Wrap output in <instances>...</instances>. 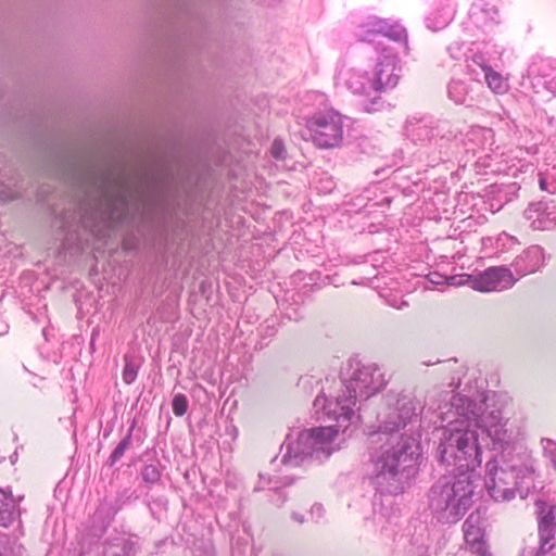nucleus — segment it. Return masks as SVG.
Returning a JSON list of instances; mask_svg holds the SVG:
<instances>
[{"label":"nucleus","mask_w":556,"mask_h":556,"mask_svg":"<svg viewBox=\"0 0 556 556\" xmlns=\"http://www.w3.org/2000/svg\"><path fill=\"white\" fill-rule=\"evenodd\" d=\"M78 189L77 212L62 217L65 232L63 248H83L88 238L78 232L81 227L89 235L102 238L122 222L129 204L139 207L161 203L170 188V176L163 169L130 174L123 168L88 162L73 173Z\"/></svg>","instance_id":"obj_1"},{"label":"nucleus","mask_w":556,"mask_h":556,"mask_svg":"<svg viewBox=\"0 0 556 556\" xmlns=\"http://www.w3.org/2000/svg\"><path fill=\"white\" fill-rule=\"evenodd\" d=\"M494 396V392L484 391L472 395L455 393L448 403L439 406L441 419L447 422L437 450L441 464L472 475L482 463L477 429L485 433L493 451L504 454L514 447L516 437L508 428V419L501 410L490 409Z\"/></svg>","instance_id":"obj_2"},{"label":"nucleus","mask_w":556,"mask_h":556,"mask_svg":"<svg viewBox=\"0 0 556 556\" xmlns=\"http://www.w3.org/2000/svg\"><path fill=\"white\" fill-rule=\"evenodd\" d=\"M371 482L380 493L399 494L404 483L417 471V455L408 438H402L396 444L384 447L378 455L371 456Z\"/></svg>","instance_id":"obj_3"},{"label":"nucleus","mask_w":556,"mask_h":556,"mask_svg":"<svg viewBox=\"0 0 556 556\" xmlns=\"http://www.w3.org/2000/svg\"><path fill=\"white\" fill-rule=\"evenodd\" d=\"M473 493L471 473L445 475L430 488L428 508L439 522L456 523L472 505Z\"/></svg>","instance_id":"obj_4"},{"label":"nucleus","mask_w":556,"mask_h":556,"mask_svg":"<svg viewBox=\"0 0 556 556\" xmlns=\"http://www.w3.org/2000/svg\"><path fill=\"white\" fill-rule=\"evenodd\" d=\"M533 459L526 453L505 460L503 467H497L495 458L486 463L485 489L496 502L510 501L518 492L525 497L533 482Z\"/></svg>","instance_id":"obj_5"},{"label":"nucleus","mask_w":556,"mask_h":556,"mask_svg":"<svg viewBox=\"0 0 556 556\" xmlns=\"http://www.w3.org/2000/svg\"><path fill=\"white\" fill-rule=\"evenodd\" d=\"M343 391L354 400H367L380 392L387 384L380 368L374 363L350 358L341 370Z\"/></svg>","instance_id":"obj_6"},{"label":"nucleus","mask_w":556,"mask_h":556,"mask_svg":"<svg viewBox=\"0 0 556 556\" xmlns=\"http://www.w3.org/2000/svg\"><path fill=\"white\" fill-rule=\"evenodd\" d=\"M315 419L338 427L344 431L358 420L356 414V401L354 395L350 396L342 390V393L329 397L323 387L319 394L315 397Z\"/></svg>","instance_id":"obj_7"},{"label":"nucleus","mask_w":556,"mask_h":556,"mask_svg":"<svg viewBox=\"0 0 556 556\" xmlns=\"http://www.w3.org/2000/svg\"><path fill=\"white\" fill-rule=\"evenodd\" d=\"M325 93L315 92V147L334 149L341 146L344 132V116L327 105Z\"/></svg>","instance_id":"obj_8"},{"label":"nucleus","mask_w":556,"mask_h":556,"mask_svg":"<svg viewBox=\"0 0 556 556\" xmlns=\"http://www.w3.org/2000/svg\"><path fill=\"white\" fill-rule=\"evenodd\" d=\"M445 282L451 286H462L469 282L473 290L480 292L503 291L511 288L517 279L514 277L509 268L503 266L489 267L477 276H450L444 278Z\"/></svg>","instance_id":"obj_9"},{"label":"nucleus","mask_w":556,"mask_h":556,"mask_svg":"<svg viewBox=\"0 0 556 556\" xmlns=\"http://www.w3.org/2000/svg\"><path fill=\"white\" fill-rule=\"evenodd\" d=\"M539 546L525 547L520 556H548L555 547L556 534V505H548L544 501H536Z\"/></svg>","instance_id":"obj_10"},{"label":"nucleus","mask_w":556,"mask_h":556,"mask_svg":"<svg viewBox=\"0 0 556 556\" xmlns=\"http://www.w3.org/2000/svg\"><path fill=\"white\" fill-rule=\"evenodd\" d=\"M465 542L476 556H493L485 541V518L480 509L472 511L463 525Z\"/></svg>","instance_id":"obj_11"},{"label":"nucleus","mask_w":556,"mask_h":556,"mask_svg":"<svg viewBox=\"0 0 556 556\" xmlns=\"http://www.w3.org/2000/svg\"><path fill=\"white\" fill-rule=\"evenodd\" d=\"M286 450L282 463L298 466L304 458L313 454V429H304L289 433L281 445Z\"/></svg>","instance_id":"obj_12"},{"label":"nucleus","mask_w":556,"mask_h":556,"mask_svg":"<svg viewBox=\"0 0 556 556\" xmlns=\"http://www.w3.org/2000/svg\"><path fill=\"white\" fill-rule=\"evenodd\" d=\"M377 35H382L394 41L403 42L405 47L407 46V33L397 23L374 16L359 25V37L363 41H371Z\"/></svg>","instance_id":"obj_13"},{"label":"nucleus","mask_w":556,"mask_h":556,"mask_svg":"<svg viewBox=\"0 0 556 556\" xmlns=\"http://www.w3.org/2000/svg\"><path fill=\"white\" fill-rule=\"evenodd\" d=\"M400 73L401 67L397 56L393 53H386V50H383V54L379 58L374 72V91L380 93L394 88L399 83Z\"/></svg>","instance_id":"obj_14"},{"label":"nucleus","mask_w":556,"mask_h":556,"mask_svg":"<svg viewBox=\"0 0 556 556\" xmlns=\"http://www.w3.org/2000/svg\"><path fill=\"white\" fill-rule=\"evenodd\" d=\"M527 74L533 85H542L556 96V60L534 55L528 65Z\"/></svg>","instance_id":"obj_15"},{"label":"nucleus","mask_w":556,"mask_h":556,"mask_svg":"<svg viewBox=\"0 0 556 556\" xmlns=\"http://www.w3.org/2000/svg\"><path fill=\"white\" fill-rule=\"evenodd\" d=\"M395 406L397 409L396 419H383L379 425V432L392 433L404 428L408 422L418 416V403L409 396H400Z\"/></svg>","instance_id":"obj_16"},{"label":"nucleus","mask_w":556,"mask_h":556,"mask_svg":"<svg viewBox=\"0 0 556 556\" xmlns=\"http://www.w3.org/2000/svg\"><path fill=\"white\" fill-rule=\"evenodd\" d=\"M345 431L332 425L315 426V460H325L340 448L336 443L339 433Z\"/></svg>","instance_id":"obj_17"},{"label":"nucleus","mask_w":556,"mask_h":556,"mask_svg":"<svg viewBox=\"0 0 556 556\" xmlns=\"http://www.w3.org/2000/svg\"><path fill=\"white\" fill-rule=\"evenodd\" d=\"M556 207L547 202L530 203L525 211V217L535 230L551 229L556 225Z\"/></svg>","instance_id":"obj_18"},{"label":"nucleus","mask_w":556,"mask_h":556,"mask_svg":"<svg viewBox=\"0 0 556 556\" xmlns=\"http://www.w3.org/2000/svg\"><path fill=\"white\" fill-rule=\"evenodd\" d=\"M544 264V251L539 245H532L516 257L514 266L520 277L535 273Z\"/></svg>","instance_id":"obj_19"},{"label":"nucleus","mask_w":556,"mask_h":556,"mask_svg":"<svg viewBox=\"0 0 556 556\" xmlns=\"http://www.w3.org/2000/svg\"><path fill=\"white\" fill-rule=\"evenodd\" d=\"M21 516L18 502L13 497L11 490L0 489V526L8 528Z\"/></svg>","instance_id":"obj_20"},{"label":"nucleus","mask_w":556,"mask_h":556,"mask_svg":"<svg viewBox=\"0 0 556 556\" xmlns=\"http://www.w3.org/2000/svg\"><path fill=\"white\" fill-rule=\"evenodd\" d=\"M455 16L454 7L446 3L434 4L426 16L428 28L439 30L444 28Z\"/></svg>","instance_id":"obj_21"},{"label":"nucleus","mask_w":556,"mask_h":556,"mask_svg":"<svg viewBox=\"0 0 556 556\" xmlns=\"http://www.w3.org/2000/svg\"><path fill=\"white\" fill-rule=\"evenodd\" d=\"M498 12L489 4L473 5L470 10L469 18L471 24L480 29H485L497 23Z\"/></svg>","instance_id":"obj_22"},{"label":"nucleus","mask_w":556,"mask_h":556,"mask_svg":"<svg viewBox=\"0 0 556 556\" xmlns=\"http://www.w3.org/2000/svg\"><path fill=\"white\" fill-rule=\"evenodd\" d=\"M345 83L355 94L369 97L370 91L374 90L372 81L364 73L351 71Z\"/></svg>","instance_id":"obj_23"},{"label":"nucleus","mask_w":556,"mask_h":556,"mask_svg":"<svg viewBox=\"0 0 556 556\" xmlns=\"http://www.w3.org/2000/svg\"><path fill=\"white\" fill-rule=\"evenodd\" d=\"M23 549L16 538L0 532V556H23Z\"/></svg>","instance_id":"obj_24"},{"label":"nucleus","mask_w":556,"mask_h":556,"mask_svg":"<svg viewBox=\"0 0 556 556\" xmlns=\"http://www.w3.org/2000/svg\"><path fill=\"white\" fill-rule=\"evenodd\" d=\"M134 427H135V424L131 425L126 437L117 444V446L111 453V455L108 459L109 466H111V467L114 466V464L122 458L125 451L130 446Z\"/></svg>","instance_id":"obj_25"},{"label":"nucleus","mask_w":556,"mask_h":556,"mask_svg":"<svg viewBox=\"0 0 556 556\" xmlns=\"http://www.w3.org/2000/svg\"><path fill=\"white\" fill-rule=\"evenodd\" d=\"M485 81L489 88L496 93H504L507 89V84L505 83L502 75L493 68L484 74Z\"/></svg>","instance_id":"obj_26"},{"label":"nucleus","mask_w":556,"mask_h":556,"mask_svg":"<svg viewBox=\"0 0 556 556\" xmlns=\"http://www.w3.org/2000/svg\"><path fill=\"white\" fill-rule=\"evenodd\" d=\"M124 363H125V365H124V369H123V374H122L123 381L126 384H130L137 378L138 370H139V364H137L134 361V358L129 355L124 356Z\"/></svg>","instance_id":"obj_27"},{"label":"nucleus","mask_w":556,"mask_h":556,"mask_svg":"<svg viewBox=\"0 0 556 556\" xmlns=\"http://www.w3.org/2000/svg\"><path fill=\"white\" fill-rule=\"evenodd\" d=\"M448 96L457 104H463L466 101V88L460 81H453L448 86Z\"/></svg>","instance_id":"obj_28"},{"label":"nucleus","mask_w":556,"mask_h":556,"mask_svg":"<svg viewBox=\"0 0 556 556\" xmlns=\"http://www.w3.org/2000/svg\"><path fill=\"white\" fill-rule=\"evenodd\" d=\"M142 479L148 484H155L161 479V471L156 465H146L141 470Z\"/></svg>","instance_id":"obj_29"},{"label":"nucleus","mask_w":556,"mask_h":556,"mask_svg":"<svg viewBox=\"0 0 556 556\" xmlns=\"http://www.w3.org/2000/svg\"><path fill=\"white\" fill-rule=\"evenodd\" d=\"M172 408H173V413L178 416V417H181L184 416L186 413H187V409H188V400L187 397L179 393V394H176L173 399V402H172Z\"/></svg>","instance_id":"obj_30"},{"label":"nucleus","mask_w":556,"mask_h":556,"mask_svg":"<svg viewBox=\"0 0 556 556\" xmlns=\"http://www.w3.org/2000/svg\"><path fill=\"white\" fill-rule=\"evenodd\" d=\"M270 153L273 157L277 160H283L286 157V148L280 139H275L271 144Z\"/></svg>","instance_id":"obj_31"},{"label":"nucleus","mask_w":556,"mask_h":556,"mask_svg":"<svg viewBox=\"0 0 556 556\" xmlns=\"http://www.w3.org/2000/svg\"><path fill=\"white\" fill-rule=\"evenodd\" d=\"M471 63L468 65L470 67L471 65L479 66L484 74L489 72L492 67L488 64L484 55L482 53H475L471 58Z\"/></svg>","instance_id":"obj_32"},{"label":"nucleus","mask_w":556,"mask_h":556,"mask_svg":"<svg viewBox=\"0 0 556 556\" xmlns=\"http://www.w3.org/2000/svg\"><path fill=\"white\" fill-rule=\"evenodd\" d=\"M17 193L9 186L0 181V201H10L15 199Z\"/></svg>","instance_id":"obj_33"},{"label":"nucleus","mask_w":556,"mask_h":556,"mask_svg":"<svg viewBox=\"0 0 556 556\" xmlns=\"http://www.w3.org/2000/svg\"><path fill=\"white\" fill-rule=\"evenodd\" d=\"M319 184H320V186L315 187V189H317L318 192L324 193V194L331 192L332 189L334 188V182L330 177L321 178L319 180Z\"/></svg>","instance_id":"obj_34"},{"label":"nucleus","mask_w":556,"mask_h":556,"mask_svg":"<svg viewBox=\"0 0 556 556\" xmlns=\"http://www.w3.org/2000/svg\"><path fill=\"white\" fill-rule=\"evenodd\" d=\"M379 100H380V97L378 96H374L371 99L369 100H365L364 101V109L367 111V112H375V111H378L379 110Z\"/></svg>","instance_id":"obj_35"},{"label":"nucleus","mask_w":556,"mask_h":556,"mask_svg":"<svg viewBox=\"0 0 556 556\" xmlns=\"http://www.w3.org/2000/svg\"><path fill=\"white\" fill-rule=\"evenodd\" d=\"M388 303L390 306L395 307L397 309H402L403 307H406L408 305L406 301L397 298L389 299Z\"/></svg>","instance_id":"obj_36"},{"label":"nucleus","mask_w":556,"mask_h":556,"mask_svg":"<svg viewBox=\"0 0 556 556\" xmlns=\"http://www.w3.org/2000/svg\"><path fill=\"white\" fill-rule=\"evenodd\" d=\"M396 413H397V409H396V406H390L389 407V412L387 413V415L384 416L383 419H396Z\"/></svg>","instance_id":"obj_37"},{"label":"nucleus","mask_w":556,"mask_h":556,"mask_svg":"<svg viewBox=\"0 0 556 556\" xmlns=\"http://www.w3.org/2000/svg\"><path fill=\"white\" fill-rule=\"evenodd\" d=\"M498 240H508V241H511L513 243H517V240L516 238L507 235V233H502L498 238Z\"/></svg>","instance_id":"obj_38"},{"label":"nucleus","mask_w":556,"mask_h":556,"mask_svg":"<svg viewBox=\"0 0 556 556\" xmlns=\"http://www.w3.org/2000/svg\"><path fill=\"white\" fill-rule=\"evenodd\" d=\"M267 485H270V489L277 491V490H280L281 485L279 484L278 481H275L274 483L271 482V479H268L267 481Z\"/></svg>","instance_id":"obj_39"},{"label":"nucleus","mask_w":556,"mask_h":556,"mask_svg":"<svg viewBox=\"0 0 556 556\" xmlns=\"http://www.w3.org/2000/svg\"><path fill=\"white\" fill-rule=\"evenodd\" d=\"M292 518H293V520L298 521L299 523H303L305 520L304 516L300 515L299 513H293Z\"/></svg>","instance_id":"obj_40"},{"label":"nucleus","mask_w":556,"mask_h":556,"mask_svg":"<svg viewBox=\"0 0 556 556\" xmlns=\"http://www.w3.org/2000/svg\"><path fill=\"white\" fill-rule=\"evenodd\" d=\"M539 182H540V188L542 190H547V182H546V180L544 178H540Z\"/></svg>","instance_id":"obj_41"},{"label":"nucleus","mask_w":556,"mask_h":556,"mask_svg":"<svg viewBox=\"0 0 556 556\" xmlns=\"http://www.w3.org/2000/svg\"><path fill=\"white\" fill-rule=\"evenodd\" d=\"M434 276H437L438 278H435V280L431 279V282L437 283V285L441 283V281L439 279H442V276H439L437 274H434Z\"/></svg>","instance_id":"obj_42"},{"label":"nucleus","mask_w":556,"mask_h":556,"mask_svg":"<svg viewBox=\"0 0 556 556\" xmlns=\"http://www.w3.org/2000/svg\"><path fill=\"white\" fill-rule=\"evenodd\" d=\"M434 276H437L438 278H435V280L431 279V282L437 283V285L441 283V281L439 279H442V276H439L437 274H434Z\"/></svg>","instance_id":"obj_43"},{"label":"nucleus","mask_w":556,"mask_h":556,"mask_svg":"<svg viewBox=\"0 0 556 556\" xmlns=\"http://www.w3.org/2000/svg\"><path fill=\"white\" fill-rule=\"evenodd\" d=\"M434 276H437L438 278H435V280L431 279V282L437 283V285L441 283V281L439 279H442V276H439L437 274H434Z\"/></svg>","instance_id":"obj_44"},{"label":"nucleus","mask_w":556,"mask_h":556,"mask_svg":"<svg viewBox=\"0 0 556 556\" xmlns=\"http://www.w3.org/2000/svg\"><path fill=\"white\" fill-rule=\"evenodd\" d=\"M260 479H261L260 483H262V485L257 486V488H256L257 490H260V489H264V476H262V475H261V476H260Z\"/></svg>","instance_id":"obj_45"},{"label":"nucleus","mask_w":556,"mask_h":556,"mask_svg":"<svg viewBox=\"0 0 556 556\" xmlns=\"http://www.w3.org/2000/svg\"><path fill=\"white\" fill-rule=\"evenodd\" d=\"M544 441L546 442V445L544 446L545 448L547 447V445L553 444V441H552V440L546 439V440H544Z\"/></svg>","instance_id":"obj_46"},{"label":"nucleus","mask_w":556,"mask_h":556,"mask_svg":"<svg viewBox=\"0 0 556 556\" xmlns=\"http://www.w3.org/2000/svg\"><path fill=\"white\" fill-rule=\"evenodd\" d=\"M291 481H287V482H283L282 485H287V484H290Z\"/></svg>","instance_id":"obj_47"}]
</instances>
